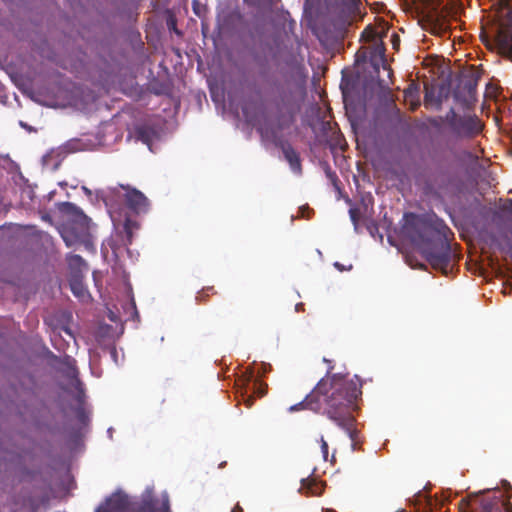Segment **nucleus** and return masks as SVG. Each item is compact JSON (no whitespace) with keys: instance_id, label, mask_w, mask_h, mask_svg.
<instances>
[{"instance_id":"obj_1","label":"nucleus","mask_w":512,"mask_h":512,"mask_svg":"<svg viewBox=\"0 0 512 512\" xmlns=\"http://www.w3.org/2000/svg\"><path fill=\"white\" fill-rule=\"evenodd\" d=\"M330 374V372H328ZM362 382L355 376L335 373L322 378L304 400L292 405L289 411L309 409L315 413L326 415L338 427L345 430L351 440L356 438L355 418L352 411L356 401L362 394Z\"/></svg>"},{"instance_id":"obj_2","label":"nucleus","mask_w":512,"mask_h":512,"mask_svg":"<svg viewBox=\"0 0 512 512\" xmlns=\"http://www.w3.org/2000/svg\"><path fill=\"white\" fill-rule=\"evenodd\" d=\"M411 217L414 222H409L405 230L412 243L435 270L447 275L455 257L448 239L450 229L445 225L436 227L418 219L414 214Z\"/></svg>"},{"instance_id":"obj_3","label":"nucleus","mask_w":512,"mask_h":512,"mask_svg":"<svg viewBox=\"0 0 512 512\" xmlns=\"http://www.w3.org/2000/svg\"><path fill=\"white\" fill-rule=\"evenodd\" d=\"M304 68L298 65L280 68L269 81L270 103L280 117L295 118L306 93Z\"/></svg>"},{"instance_id":"obj_4","label":"nucleus","mask_w":512,"mask_h":512,"mask_svg":"<svg viewBox=\"0 0 512 512\" xmlns=\"http://www.w3.org/2000/svg\"><path fill=\"white\" fill-rule=\"evenodd\" d=\"M502 487L506 493V499H503L501 491L494 490L487 495L476 499L471 507V512H512V486L503 480Z\"/></svg>"},{"instance_id":"obj_5","label":"nucleus","mask_w":512,"mask_h":512,"mask_svg":"<svg viewBox=\"0 0 512 512\" xmlns=\"http://www.w3.org/2000/svg\"><path fill=\"white\" fill-rule=\"evenodd\" d=\"M60 211L71 217L72 221L79 226L80 232L76 233L74 236V240L70 239V234H73V228L68 231H65L63 234V239L68 246H71L75 241L84 240V238L88 234L89 221L90 219L84 214V212L77 207L75 204L71 202H63L59 207Z\"/></svg>"},{"instance_id":"obj_6","label":"nucleus","mask_w":512,"mask_h":512,"mask_svg":"<svg viewBox=\"0 0 512 512\" xmlns=\"http://www.w3.org/2000/svg\"><path fill=\"white\" fill-rule=\"evenodd\" d=\"M453 184L452 175L447 170L439 169L426 174L421 182L426 195L441 197L447 193Z\"/></svg>"},{"instance_id":"obj_7","label":"nucleus","mask_w":512,"mask_h":512,"mask_svg":"<svg viewBox=\"0 0 512 512\" xmlns=\"http://www.w3.org/2000/svg\"><path fill=\"white\" fill-rule=\"evenodd\" d=\"M360 15V0H340L333 15V24L344 29L354 22Z\"/></svg>"},{"instance_id":"obj_8","label":"nucleus","mask_w":512,"mask_h":512,"mask_svg":"<svg viewBox=\"0 0 512 512\" xmlns=\"http://www.w3.org/2000/svg\"><path fill=\"white\" fill-rule=\"evenodd\" d=\"M483 124L476 115L460 116L451 128L452 133L458 138L471 139L480 134Z\"/></svg>"},{"instance_id":"obj_9","label":"nucleus","mask_w":512,"mask_h":512,"mask_svg":"<svg viewBox=\"0 0 512 512\" xmlns=\"http://www.w3.org/2000/svg\"><path fill=\"white\" fill-rule=\"evenodd\" d=\"M118 189L124 190L125 202L130 210L137 214L147 212L149 208V201L141 191L130 187L129 185H119V187L112 189L113 193H118Z\"/></svg>"},{"instance_id":"obj_10","label":"nucleus","mask_w":512,"mask_h":512,"mask_svg":"<svg viewBox=\"0 0 512 512\" xmlns=\"http://www.w3.org/2000/svg\"><path fill=\"white\" fill-rule=\"evenodd\" d=\"M131 512H171L169 497L166 493L162 495L161 503L153 496H147L133 507Z\"/></svg>"},{"instance_id":"obj_11","label":"nucleus","mask_w":512,"mask_h":512,"mask_svg":"<svg viewBox=\"0 0 512 512\" xmlns=\"http://www.w3.org/2000/svg\"><path fill=\"white\" fill-rule=\"evenodd\" d=\"M428 9V20L432 26V32L439 33L445 30L444 14L440 10L443 0H423Z\"/></svg>"},{"instance_id":"obj_12","label":"nucleus","mask_w":512,"mask_h":512,"mask_svg":"<svg viewBox=\"0 0 512 512\" xmlns=\"http://www.w3.org/2000/svg\"><path fill=\"white\" fill-rule=\"evenodd\" d=\"M129 507L127 495L121 492L113 493L100 505L95 512H124Z\"/></svg>"},{"instance_id":"obj_13","label":"nucleus","mask_w":512,"mask_h":512,"mask_svg":"<svg viewBox=\"0 0 512 512\" xmlns=\"http://www.w3.org/2000/svg\"><path fill=\"white\" fill-rule=\"evenodd\" d=\"M280 148L292 172L296 175H301L302 163L299 153L288 142H281Z\"/></svg>"},{"instance_id":"obj_14","label":"nucleus","mask_w":512,"mask_h":512,"mask_svg":"<svg viewBox=\"0 0 512 512\" xmlns=\"http://www.w3.org/2000/svg\"><path fill=\"white\" fill-rule=\"evenodd\" d=\"M498 42L502 50L512 60V11L508 14V24L498 33Z\"/></svg>"},{"instance_id":"obj_15","label":"nucleus","mask_w":512,"mask_h":512,"mask_svg":"<svg viewBox=\"0 0 512 512\" xmlns=\"http://www.w3.org/2000/svg\"><path fill=\"white\" fill-rule=\"evenodd\" d=\"M70 288L73 294L78 298H84L88 291L86 287L84 286L82 276L79 274H73L72 277L69 280Z\"/></svg>"},{"instance_id":"obj_16","label":"nucleus","mask_w":512,"mask_h":512,"mask_svg":"<svg viewBox=\"0 0 512 512\" xmlns=\"http://www.w3.org/2000/svg\"><path fill=\"white\" fill-rule=\"evenodd\" d=\"M68 265L72 270H75L74 274H79L82 272L83 268H87V264L84 259L80 255H71L67 259Z\"/></svg>"},{"instance_id":"obj_17","label":"nucleus","mask_w":512,"mask_h":512,"mask_svg":"<svg viewBox=\"0 0 512 512\" xmlns=\"http://www.w3.org/2000/svg\"><path fill=\"white\" fill-rule=\"evenodd\" d=\"M136 137L145 144H149L154 136V131L148 126H139L135 130Z\"/></svg>"},{"instance_id":"obj_18","label":"nucleus","mask_w":512,"mask_h":512,"mask_svg":"<svg viewBox=\"0 0 512 512\" xmlns=\"http://www.w3.org/2000/svg\"><path fill=\"white\" fill-rule=\"evenodd\" d=\"M380 38L379 32L376 31L372 26H367L361 33V40L365 42H377Z\"/></svg>"},{"instance_id":"obj_19","label":"nucleus","mask_w":512,"mask_h":512,"mask_svg":"<svg viewBox=\"0 0 512 512\" xmlns=\"http://www.w3.org/2000/svg\"><path fill=\"white\" fill-rule=\"evenodd\" d=\"M216 293L213 286L204 287L197 293L195 299L197 303H205L208 301L210 295H215Z\"/></svg>"},{"instance_id":"obj_20","label":"nucleus","mask_w":512,"mask_h":512,"mask_svg":"<svg viewBox=\"0 0 512 512\" xmlns=\"http://www.w3.org/2000/svg\"><path fill=\"white\" fill-rule=\"evenodd\" d=\"M477 80L468 79L463 82L462 88L467 92L469 97L474 98L476 95Z\"/></svg>"},{"instance_id":"obj_21","label":"nucleus","mask_w":512,"mask_h":512,"mask_svg":"<svg viewBox=\"0 0 512 512\" xmlns=\"http://www.w3.org/2000/svg\"><path fill=\"white\" fill-rule=\"evenodd\" d=\"M267 384L262 383L258 380H255L253 383L254 392L257 393L258 396L263 397L267 393Z\"/></svg>"},{"instance_id":"obj_22","label":"nucleus","mask_w":512,"mask_h":512,"mask_svg":"<svg viewBox=\"0 0 512 512\" xmlns=\"http://www.w3.org/2000/svg\"><path fill=\"white\" fill-rule=\"evenodd\" d=\"M324 171H325L327 178L331 181V183L334 186H337L339 179H338L336 173L334 171H332L331 167L327 163L324 166Z\"/></svg>"},{"instance_id":"obj_23","label":"nucleus","mask_w":512,"mask_h":512,"mask_svg":"<svg viewBox=\"0 0 512 512\" xmlns=\"http://www.w3.org/2000/svg\"><path fill=\"white\" fill-rule=\"evenodd\" d=\"M460 117V115H458L455 110L453 108H451L447 114H446V117H445V120L448 124V126L450 127V129L452 128L453 126V123L456 122V120Z\"/></svg>"},{"instance_id":"obj_24","label":"nucleus","mask_w":512,"mask_h":512,"mask_svg":"<svg viewBox=\"0 0 512 512\" xmlns=\"http://www.w3.org/2000/svg\"><path fill=\"white\" fill-rule=\"evenodd\" d=\"M321 452L324 461H328L329 453H328V443L325 441L323 436L320 438Z\"/></svg>"},{"instance_id":"obj_25","label":"nucleus","mask_w":512,"mask_h":512,"mask_svg":"<svg viewBox=\"0 0 512 512\" xmlns=\"http://www.w3.org/2000/svg\"><path fill=\"white\" fill-rule=\"evenodd\" d=\"M349 215H350V218H351V221L353 222V224L355 226H357L359 217H360L359 209L358 208H350Z\"/></svg>"},{"instance_id":"obj_26","label":"nucleus","mask_w":512,"mask_h":512,"mask_svg":"<svg viewBox=\"0 0 512 512\" xmlns=\"http://www.w3.org/2000/svg\"><path fill=\"white\" fill-rule=\"evenodd\" d=\"M244 2L250 6L258 7L263 4H267V3L271 2V0H244Z\"/></svg>"},{"instance_id":"obj_27","label":"nucleus","mask_w":512,"mask_h":512,"mask_svg":"<svg viewBox=\"0 0 512 512\" xmlns=\"http://www.w3.org/2000/svg\"><path fill=\"white\" fill-rule=\"evenodd\" d=\"M243 402L247 408L253 406L255 398L253 395H242Z\"/></svg>"},{"instance_id":"obj_28","label":"nucleus","mask_w":512,"mask_h":512,"mask_svg":"<svg viewBox=\"0 0 512 512\" xmlns=\"http://www.w3.org/2000/svg\"><path fill=\"white\" fill-rule=\"evenodd\" d=\"M192 8H193L194 13L197 16H201L202 6H201V3H200L199 0H193L192 1Z\"/></svg>"},{"instance_id":"obj_29","label":"nucleus","mask_w":512,"mask_h":512,"mask_svg":"<svg viewBox=\"0 0 512 512\" xmlns=\"http://www.w3.org/2000/svg\"><path fill=\"white\" fill-rule=\"evenodd\" d=\"M76 414L80 422L84 423L86 421L87 415L83 407H78L76 410Z\"/></svg>"},{"instance_id":"obj_30","label":"nucleus","mask_w":512,"mask_h":512,"mask_svg":"<svg viewBox=\"0 0 512 512\" xmlns=\"http://www.w3.org/2000/svg\"><path fill=\"white\" fill-rule=\"evenodd\" d=\"M500 4L502 7L508 9V12L512 11V0H500ZM509 13H507L508 15ZM508 24V19L506 20V24L504 27Z\"/></svg>"},{"instance_id":"obj_31","label":"nucleus","mask_w":512,"mask_h":512,"mask_svg":"<svg viewBox=\"0 0 512 512\" xmlns=\"http://www.w3.org/2000/svg\"><path fill=\"white\" fill-rule=\"evenodd\" d=\"M334 267L339 270L340 272H343L345 270H350L352 269V265H349L348 268H346L343 264H341L340 262H335L334 263Z\"/></svg>"},{"instance_id":"obj_32","label":"nucleus","mask_w":512,"mask_h":512,"mask_svg":"<svg viewBox=\"0 0 512 512\" xmlns=\"http://www.w3.org/2000/svg\"><path fill=\"white\" fill-rule=\"evenodd\" d=\"M124 228H125L126 234L128 236L129 242H131L132 232H131V229H130V221L129 220H127L125 222Z\"/></svg>"},{"instance_id":"obj_33","label":"nucleus","mask_w":512,"mask_h":512,"mask_svg":"<svg viewBox=\"0 0 512 512\" xmlns=\"http://www.w3.org/2000/svg\"><path fill=\"white\" fill-rule=\"evenodd\" d=\"M375 51L378 52L382 58L384 57L385 48L382 44L377 45V47L375 48Z\"/></svg>"},{"instance_id":"obj_34","label":"nucleus","mask_w":512,"mask_h":512,"mask_svg":"<svg viewBox=\"0 0 512 512\" xmlns=\"http://www.w3.org/2000/svg\"><path fill=\"white\" fill-rule=\"evenodd\" d=\"M231 512H244L243 508L237 503L233 509L231 510Z\"/></svg>"},{"instance_id":"obj_35","label":"nucleus","mask_w":512,"mask_h":512,"mask_svg":"<svg viewBox=\"0 0 512 512\" xmlns=\"http://www.w3.org/2000/svg\"><path fill=\"white\" fill-rule=\"evenodd\" d=\"M331 463H335L336 459H335V454L333 453L332 456H331Z\"/></svg>"},{"instance_id":"obj_36","label":"nucleus","mask_w":512,"mask_h":512,"mask_svg":"<svg viewBox=\"0 0 512 512\" xmlns=\"http://www.w3.org/2000/svg\"><path fill=\"white\" fill-rule=\"evenodd\" d=\"M429 97H430V96H429V93H428V92H426V94H425V102H426V103L428 102Z\"/></svg>"},{"instance_id":"obj_37","label":"nucleus","mask_w":512,"mask_h":512,"mask_svg":"<svg viewBox=\"0 0 512 512\" xmlns=\"http://www.w3.org/2000/svg\"><path fill=\"white\" fill-rule=\"evenodd\" d=\"M302 305H303V304H296V309H297V310L301 309V306H302Z\"/></svg>"},{"instance_id":"obj_38","label":"nucleus","mask_w":512,"mask_h":512,"mask_svg":"<svg viewBox=\"0 0 512 512\" xmlns=\"http://www.w3.org/2000/svg\"><path fill=\"white\" fill-rule=\"evenodd\" d=\"M302 305H303V304H296V309H297V310L301 309V306H302Z\"/></svg>"}]
</instances>
